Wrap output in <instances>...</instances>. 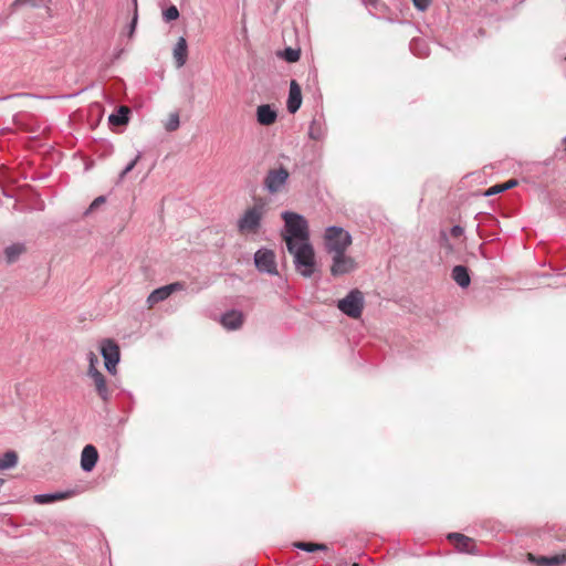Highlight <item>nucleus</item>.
Segmentation results:
<instances>
[{
  "mask_svg": "<svg viewBox=\"0 0 566 566\" xmlns=\"http://www.w3.org/2000/svg\"><path fill=\"white\" fill-rule=\"evenodd\" d=\"M286 249L293 256L296 272L303 277H311L316 270L315 251L311 241L289 243Z\"/></svg>",
  "mask_w": 566,
  "mask_h": 566,
  "instance_id": "f257e3e1",
  "label": "nucleus"
},
{
  "mask_svg": "<svg viewBox=\"0 0 566 566\" xmlns=\"http://www.w3.org/2000/svg\"><path fill=\"white\" fill-rule=\"evenodd\" d=\"M284 220V231L282 237L286 243H300L310 241L308 223L306 219L295 212L284 211L282 213Z\"/></svg>",
  "mask_w": 566,
  "mask_h": 566,
  "instance_id": "f03ea898",
  "label": "nucleus"
},
{
  "mask_svg": "<svg viewBox=\"0 0 566 566\" xmlns=\"http://www.w3.org/2000/svg\"><path fill=\"white\" fill-rule=\"evenodd\" d=\"M353 238L348 231L342 227H327L324 233V245L328 254L346 252L352 245Z\"/></svg>",
  "mask_w": 566,
  "mask_h": 566,
  "instance_id": "7ed1b4c3",
  "label": "nucleus"
},
{
  "mask_svg": "<svg viewBox=\"0 0 566 566\" xmlns=\"http://www.w3.org/2000/svg\"><path fill=\"white\" fill-rule=\"evenodd\" d=\"M289 178L290 172L285 167L279 166L271 168L263 179V188L270 195L280 193L285 189Z\"/></svg>",
  "mask_w": 566,
  "mask_h": 566,
  "instance_id": "20e7f679",
  "label": "nucleus"
},
{
  "mask_svg": "<svg viewBox=\"0 0 566 566\" xmlns=\"http://www.w3.org/2000/svg\"><path fill=\"white\" fill-rule=\"evenodd\" d=\"M264 214V205L258 203L245 210L243 216L238 220V229L241 233H255L261 226Z\"/></svg>",
  "mask_w": 566,
  "mask_h": 566,
  "instance_id": "39448f33",
  "label": "nucleus"
},
{
  "mask_svg": "<svg viewBox=\"0 0 566 566\" xmlns=\"http://www.w3.org/2000/svg\"><path fill=\"white\" fill-rule=\"evenodd\" d=\"M338 310L352 318L360 317L364 308V295L359 290H352L337 303Z\"/></svg>",
  "mask_w": 566,
  "mask_h": 566,
  "instance_id": "423d86ee",
  "label": "nucleus"
},
{
  "mask_svg": "<svg viewBox=\"0 0 566 566\" xmlns=\"http://www.w3.org/2000/svg\"><path fill=\"white\" fill-rule=\"evenodd\" d=\"M101 355L104 358L105 368L109 374L116 373L120 359V352L117 343L111 338H104L99 343Z\"/></svg>",
  "mask_w": 566,
  "mask_h": 566,
  "instance_id": "0eeeda50",
  "label": "nucleus"
},
{
  "mask_svg": "<svg viewBox=\"0 0 566 566\" xmlns=\"http://www.w3.org/2000/svg\"><path fill=\"white\" fill-rule=\"evenodd\" d=\"M356 269V260L346 252L332 254L331 274L333 276H342L354 272Z\"/></svg>",
  "mask_w": 566,
  "mask_h": 566,
  "instance_id": "6e6552de",
  "label": "nucleus"
},
{
  "mask_svg": "<svg viewBox=\"0 0 566 566\" xmlns=\"http://www.w3.org/2000/svg\"><path fill=\"white\" fill-rule=\"evenodd\" d=\"M254 264L260 272L270 275L277 274L276 255L270 249H259L254 254Z\"/></svg>",
  "mask_w": 566,
  "mask_h": 566,
  "instance_id": "1a4fd4ad",
  "label": "nucleus"
},
{
  "mask_svg": "<svg viewBox=\"0 0 566 566\" xmlns=\"http://www.w3.org/2000/svg\"><path fill=\"white\" fill-rule=\"evenodd\" d=\"M185 290V283L174 282L154 290L147 297V305L149 308L154 307L159 302L167 300L172 293Z\"/></svg>",
  "mask_w": 566,
  "mask_h": 566,
  "instance_id": "9d476101",
  "label": "nucleus"
},
{
  "mask_svg": "<svg viewBox=\"0 0 566 566\" xmlns=\"http://www.w3.org/2000/svg\"><path fill=\"white\" fill-rule=\"evenodd\" d=\"M98 461L97 449L93 444H87L81 453V468L84 472H91Z\"/></svg>",
  "mask_w": 566,
  "mask_h": 566,
  "instance_id": "9b49d317",
  "label": "nucleus"
},
{
  "mask_svg": "<svg viewBox=\"0 0 566 566\" xmlns=\"http://www.w3.org/2000/svg\"><path fill=\"white\" fill-rule=\"evenodd\" d=\"M302 104V92L301 86L297 84L295 80H292L290 83V92L287 98V111L291 114L296 113Z\"/></svg>",
  "mask_w": 566,
  "mask_h": 566,
  "instance_id": "f8f14e48",
  "label": "nucleus"
},
{
  "mask_svg": "<svg viewBox=\"0 0 566 566\" xmlns=\"http://www.w3.org/2000/svg\"><path fill=\"white\" fill-rule=\"evenodd\" d=\"M448 538L454 542L455 548L461 553H474V542L472 538L460 534V533H450Z\"/></svg>",
  "mask_w": 566,
  "mask_h": 566,
  "instance_id": "ddd939ff",
  "label": "nucleus"
},
{
  "mask_svg": "<svg viewBox=\"0 0 566 566\" xmlns=\"http://www.w3.org/2000/svg\"><path fill=\"white\" fill-rule=\"evenodd\" d=\"M243 323V314L240 311H229L221 316V324L229 331H234L241 327Z\"/></svg>",
  "mask_w": 566,
  "mask_h": 566,
  "instance_id": "4468645a",
  "label": "nucleus"
},
{
  "mask_svg": "<svg viewBox=\"0 0 566 566\" xmlns=\"http://www.w3.org/2000/svg\"><path fill=\"white\" fill-rule=\"evenodd\" d=\"M88 377L93 380V384L95 386V390L99 398L103 401H107L109 399V390L106 385V380L104 375L99 370H94L93 374H90Z\"/></svg>",
  "mask_w": 566,
  "mask_h": 566,
  "instance_id": "2eb2a0df",
  "label": "nucleus"
},
{
  "mask_svg": "<svg viewBox=\"0 0 566 566\" xmlns=\"http://www.w3.org/2000/svg\"><path fill=\"white\" fill-rule=\"evenodd\" d=\"M528 557L530 560L535 563L537 566H559L566 563V553L539 557H534L532 554H530Z\"/></svg>",
  "mask_w": 566,
  "mask_h": 566,
  "instance_id": "dca6fc26",
  "label": "nucleus"
},
{
  "mask_svg": "<svg viewBox=\"0 0 566 566\" xmlns=\"http://www.w3.org/2000/svg\"><path fill=\"white\" fill-rule=\"evenodd\" d=\"M276 112L268 104L260 105L256 109V119L263 126H270L276 120Z\"/></svg>",
  "mask_w": 566,
  "mask_h": 566,
  "instance_id": "f3484780",
  "label": "nucleus"
},
{
  "mask_svg": "<svg viewBox=\"0 0 566 566\" xmlns=\"http://www.w3.org/2000/svg\"><path fill=\"white\" fill-rule=\"evenodd\" d=\"M187 41L185 38H179L174 48V57L178 67L186 64L187 61Z\"/></svg>",
  "mask_w": 566,
  "mask_h": 566,
  "instance_id": "a211bd4d",
  "label": "nucleus"
},
{
  "mask_svg": "<svg viewBox=\"0 0 566 566\" xmlns=\"http://www.w3.org/2000/svg\"><path fill=\"white\" fill-rule=\"evenodd\" d=\"M452 279L455 281V283L461 287H468L470 285L471 279L469 275V271L463 265H455L452 269Z\"/></svg>",
  "mask_w": 566,
  "mask_h": 566,
  "instance_id": "6ab92c4d",
  "label": "nucleus"
},
{
  "mask_svg": "<svg viewBox=\"0 0 566 566\" xmlns=\"http://www.w3.org/2000/svg\"><path fill=\"white\" fill-rule=\"evenodd\" d=\"M70 495V492H56L39 494L34 496V502L38 504H49L55 501L64 500Z\"/></svg>",
  "mask_w": 566,
  "mask_h": 566,
  "instance_id": "aec40b11",
  "label": "nucleus"
},
{
  "mask_svg": "<svg viewBox=\"0 0 566 566\" xmlns=\"http://www.w3.org/2000/svg\"><path fill=\"white\" fill-rule=\"evenodd\" d=\"M129 109L126 106H120L116 113H113L108 117V122L112 125H125L128 122Z\"/></svg>",
  "mask_w": 566,
  "mask_h": 566,
  "instance_id": "412c9836",
  "label": "nucleus"
},
{
  "mask_svg": "<svg viewBox=\"0 0 566 566\" xmlns=\"http://www.w3.org/2000/svg\"><path fill=\"white\" fill-rule=\"evenodd\" d=\"M24 245L21 243H14L6 248L4 255L8 263L15 262L19 256L24 252Z\"/></svg>",
  "mask_w": 566,
  "mask_h": 566,
  "instance_id": "4be33fe9",
  "label": "nucleus"
},
{
  "mask_svg": "<svg viewBox=\"0 0 566 566\" xmlns=\"http://www.w3.org/2000/svg\"><path fill=\"white\" fill-rule=\"evenodd\" d=\"M18 463V455L14 451H7L0 457V471L12 469Z\"/></svg>",
  "mask_w": 566,
  "mask_h": 566,
  "instance_id": "5701e85b",
  "label": "nucleus"
},
{
  "mask_svg": "<svg viewBox=\"0 0 566 566\" xmlns=\"http://www.w3.org/2000/svg\"><path fill=\"white\" fill-rule=\"evenodd\" d=\"M410 50L415 55H418L420 57L428 56L429 54L428 45L426 41L421 39H413L410 42Z\"/></svg>",
  "mask_w": 566,
  "mask_h": 566,
  "instance_id": "b1692460",
  "label": "nucleus"
},
{
  "mask_svg": "<svg viewBox=\"0 0 566 566\" xmlns=\"http://www.w3.org/2000/svg\"><path fill=\"white\" fill-rule=\"evenodd\" d=\"M517 185V181L515 179H511L506 181L505 184L495 185L491 188H489L485 192V196H492L500 192H503L505 190H509Z\"/></svg>",
  "mask_w": 566,
  "mask_h": 566,
  "instance_id": "393cba45",
  "label": "nucleus"
},
{
  "mask_svg": "<svg viewBox=\"0 0 566 566\" xmlns=\"http://www.w3.org/2000/svg\"><path fill=\"white\" fill-rule=\"evenodd\" d=\"M295 547L298 549L312 553L315 551H326L327 546L324 544H316V543H310V542H297L294 544Z\"/></svg>",
  "mask_w": 566,
  "mask_h": 566,
  "instance_id": "a878e982",
  "label": "nucleus"
},
{
  "mask_svg": "<svg viewBox=\"0 0 566 566\" xmlns=\"http://www.w3.org/2000/svg\"><path fill=\"white\" fill-rule=\"evenodd\" d=\"M180 119L178 113H171L168 117V120L165 125L166 130L174 132L179 127Z\"/></svg>",
  "mask_w": 566,
  "mask_h": 566,
  "instance_id": "bb28decb",
  "label": "nucleus"
},
{
  "mask_svg": "<svg viewBox=\"0 0 566 566\" xmlns=\"http://www.w3.org/2000/svg\"><path fill=\"white\" fill-rule=\"evenodd\" d=\"M163 18H164V20L166 22H170V21L177 20L179 18V11H178L177 7L176 6L168 7L163 12Z\"/></svg>",
  "mask_w": 566,
  "mask_h": 566,
  "instance_id": "cd10ccee",
  "label": "nucleus"
},
{
  "mask_svg": "<svg viewBox=\"0 0 566 566\" xmlns=\"http://www.w3.org/2000/svg\"><path fill=\"white\" fill-rule=\"evenodd\" d=\"M300 51L292 48H287L283 51L282 56L285 61L293 63L300 60Z\"/></svg>",
  "mask_w": 566,
  "mask_h": 566,
  "instance_id": "c85d7f7f",
  "label": "nucleus"
},
{
  "mask_svg": "<svg viewBox=\"0 0 566 566\" xmlns=\"http://www.w3.org/2000/svg\"><path fill=\"white\" fill-rule=\"evenodd\" d=\"M87 360H88L87 375L93 374L94 370H98L97 365H98L99 360H98L97 355L94 352H90L87 354Z\"/></svg>",
  "mask_w": 566,
  "mask_h": 566,
  "instance_id": "c756f323",
  "label": "nucleus"
},
{
  "mask_svg": "<svg viewBox=\"0 0 566 566\" xmlns=\"http://www.w3.org/2000/svg\"><path fill=\"white\" fill-rule=\"evenodd\" d=\"M140 158H142V154L138 153L136 155V157L119 174V180H123L125 178V176L135 168L136 164L139 161Z\"/></svg>",
  "mask_w": 566,
  "mask_h": 566,
  "instance_id": "7c9ffc66",
  "label": "nucleus"
},
{
  "mask_svg": "<svg viewBox=\"0 0 566 566\" xmlns=\"http://www.w3.org/2000/svg\"><path fill=\"white\" fill-rule=\"evenodd\" d=\"M308 134L312 139H319L322 137L321 126L316 120L311 123Z\"/></svg>",
  "mask_w": 566,
  "mask_h": 566,
  "instance_id": "2f4dec72",
  "label": "nucleus"
},
{
  "mask_svg": "<svg viewBox=\"0 0 566 566\" xmlns=\"http://www.w3.org/2000/svg\"><path fill=\"white\" fill-rule=\"evenodd\" d=\"M105 202V197L99 196L93 200V202L90 205L88 209L86 210V214L97 209L101 205Z\"/></svg>",
  "mask_w": 566,
  "mask_h": 566,
  "instance_id": "473e14b6",
  "label": "nucleus"
},
{
  "mask_svg": "<svg viewBox=\"0 0 566 566\" xmlns=\"http://www.w3.org/2000/svg\"><path fill=\"white\" fill-rule=\"evenodd\" d=\"M431 1L432 0H412V3L419 11H426L431 4Z\"/></svg>",
  "mask_w": 566,
  "mask_h": 566,
  "instance_id": "72a5a7b5",
  "label": "nucleus"
},
{
  "mask_svg": "<svg viewBox=\"0 0 566 566\" xmlns=\"http://www.w3.org/2000/svg\"><path fill=\"white\" fill-rule=\"evenodd\" d=\"M27 4H30V6H33V7L36 6L34 0H14L13 3H12V7L20 8V7H23V6H27Z\"/></svg>",
  "mask_w": 566,
  "mask_h": 566,
  "instance_id": "f704fd0d",
  "label": "nucleus"
},
{
  "mask_svg": "<svg viewBox=\"0 0 566 566\" xmlns=\"http://www.w3.org/2000/svg\"><path fill=\"white\" fill-rule=\"evenodd\" d=\"M137 9L135 8V13H134V17L132 19V22L129 24V29H128V35L129 36H133L134 32H135V29H136V24H137Z\"/></svg>",
  "mask_w": 566,
  "mask_h": 566,
  "instance_id": "c9c22d12",
  "label": "nucleus"
},
{
  "mask_svg": "<svg viewBox=\"0 0 566 566\" xmlns=\"http://www.w3.org/2000/svg\"><path fill=\"white\" fill-rule=\"evenodd\" d=\"M451 234H452L453 237H460V235H462V234H463V229H462L460 226H453V227L451 228Z\"/></svg>",
  "mask_w": 566,
  "mask_h": 566,
  "instance_id": "e433bc0d",
  "label": "nucleus"
},
{
  "mask_svg": "<svg viewBox=\"0 0 566 566\" xmlns=\"http://www.w3.org/2000/svg\"><path fill=\"white\" fill-rule=\"evenodd\" d=\"M564 144H565V146H566V137L564 138Z\"/></svg>",
  "mask_w": 566,
  "mask_h": 566,
  "instance_id": "4c0bfd02",
  "label": "nucleus"
},
{
  "mask_svg": "<svg viewBox=\"0 0 566 566\" xmlns=\"http://www.w3.org/2000/svg\"><path fill=\"white\" fill-rule=\"evenodd\" d=\"M3 483V480L0 479V485Z\"/></svg>",
  "mask_w": 566,
  "mask_h": 566,
  "instance_id": "58836bf2",
  "label": "nucleus"
}]
</instances>
